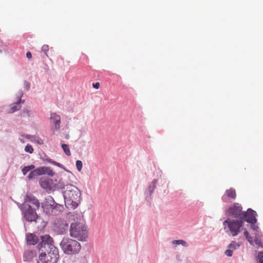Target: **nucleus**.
Wrapping results in <instances>:
<instances>
[{
	"mask_svg": "<svg viewBox=\"0 0 263 263\" xmlns=\"http://www.w3.org/2000/svg\"><path fill=\"white\" fill-rule=\"evenodd\" d=\"M81 217L80 214H69V218L74 221L70 224V235L79 241H85L88 237V230L86 226L80 221Z\"/></svg>",
	"mask_w": 263,
	"mask_h": 263,
	"instance_id": "nucleus-1",
	"label": "nucleus"
},
{
	"mask_svg": "<svg viewBox=\"0 0 263 263\" xmlns=\"http://www.w3.org/2000/svg\"><path fill=\"white\" fill-rule=\"evenodd\" d=\"M63 194L66 206L69 209H76L81 200L80 190L73 185L68 184L66 186Z\"/></svg>",
	"mask_w": 263,
	"mask_h": 263,
	"instance_id": "nucleus-2",
	"label": "nucleus"
},
{
	"mask_svg": "<svg viewBox=\"0 0 263 263\" xmlns=\"http://www.w3.org/2000/svg\"><path fill=\"white\" fill-rule=\"evenodd\" d=\"M60 246L64 252L68 255L77 254L81 249V246L78 241L69 238H64Z\"/></svg>",
	"mask_w": 263,
	"mask_h": 263,
	"instance_id": "nucleus-3",
	"label": "nucleus"
},
{
	"mask_svg": "<svg viewBox=\"0 0 263 263\" xmlns=\"http://www.w3.org/2000/svg\"><path fill=\"white\" fill-rule=\"evenodd\" d=\"M243 225V219H234L228 218L223 222L224 228H228L231 235L233 236H236L239 234Z\"/></svg>",
	"mask_w": 263,
	"mask_h": 263,
	"instance_id": "nucleus-4",
	"label": "nucleus"
},
{
	"mask_svg": "<svg viewBox=\"0 0 263 263\" xmlns=\"http://www.w3.org/2000/svg\"><path fill=\"white\" fill-rule=\"evenodd\" d=\"M59 257L58 249L54 246L47 249V253H41L39 256V258L43 263H57Z\"/></svg>",
	"mask_w": 263,
	"mask_h": 263,
	"instance_id": "nucleus-5",
	"label": "nucleus"
},
{
	"mask_svg": "<svg viewBox=\"0 0 263 263\" xmlns=\"http://www.w3.org/2000/svg\"><path fill=\"white\" fill-rule=\"evenodd\" d=\"M244 212L242 208L238 203H235L231 205L226 211V214L229 217H233L236 219H242Z\"/></svg>",
	"mask_w": 263,
	"mask_h": 263,
	"instance_id": "nucleus-6",
	"label": "nucleus"
},
{
	"mask_svg": "<svg viewBox=\"0 0 263 263\" xmlns=\"http://www.w3.org/2000/svg\"><path fill=\"white\" fill-rule=\"evenodd\" d=\"M24 218L28 221H35L38 218V215L35 210L27 204H24L23 207Z\"/></svg>",
	"mask_w": 263,
	"mask_h": 263,
	"instance_id": "nucleus-7",
	"label": "nucleus"
},
{
	"mask_svg": "<svg viewBox=\"0 0 263 263\" xmlns=\"http://www.w3.org/2000/svg\"><path fill=\"white\" fill-rule=\"evenodd\" d=\"M56 206V203L50 196L46 197L45 201L42 203L44 211L47 214H53Z\"/></svg>",
	"mask_w": 263,
	"mask_h": 263,
	"instance_id": "nucleus-8",
	"label": "nucleus"
},
{
	"mask_svg": "<svg viewBox=\"0 0 263 263\" xmlns=\"http://www.w3.org/2000/svg\"><path fill=\"white\" fill-rule=\"evenodd\" d=\"M243 215V223L245 221H246L249 223L256 222L257 219L256 217L257 216V214L255 211L252 210L251 209H249L247 212H244Z\"/></svg>",
	"mask_w": 263,
	"mask_h": 263,
	"instance_id": "nucleus-9",
	"label": "nucleus"
},
{
	"mask_svg": "<svg viewBox=\"0 0 263 263\" xmlns=\"http://www.w3.org/2000/svg\"><path fill=\"white\" fill-rule=\"evenodd\" d=\"M237 197L236 190L231 187L227 190L222 196V200L224 202H228L229 200H234Z\"/></svg>",
	"mask_w": 263,
	"mask_h": 263,
	"instance_id": "nucleus-10",
	"label": "nucleus"
},
{
	"mask_svg": "<svg viewBox=\"0 0 263 263\" xmlns=\"http://www.w3.org/2000/svg\"><path fill=\"white\" fill-rule=\"evenodd\" d=\"M42 241L39 244L40 249L45 248L47 249L51 248V246H54L53 245L52 238L48 235L41 236Z\"/></svg>",
	"mask_w": 263,
	"mask_h": 263,
	"instance_id": "nucleus-11",
	"label": "nucleus"
},
{
	"mask_svg": "<svg viewBox=\"0 0 263 263\" xmlns=\"http://www.w3.org/2000/svg\"><path fill=\"white\" fill-rule=\"evenodd\" d=\"M52 183V180L48 178H42L40 180L41 186L47 191L51 189Z\"/></svg>",
	"mask_w": 263,
	"mask_h": 263,
	"instance_id": "nucleus-12",
	"label": "nucleus"
},
{
	"mask_svg": "<svg viewBox=\"0 0 263 263\" xmlns=\"http://www.w3.org/2000/svg\"><path fill=\"white\" fill-rule=\"evenodd\" d=\"M24 201L25 203L27 202H30V203L34 205L37 209H39L40 206V203L39 201L31 194L26 195L24 199Z\"/></svg>",
	"mask_w": 263,
	"mask_h": 263,
	"instance_id": "nucleus-13",
	"label": "nucleus"
},
{
	"mask_svg": "<svg viewBox=\"0 0 263 263\" xmlns=\"http://www.w3.org/2000/svg\"><path fill=\"white\" fill-rule=\"evenodd\" d=\"M50 118L53 122L54 129L56 130H58L60 128L61 123V118L60 116L55 113H51Z\"/></svg>",
	"mask_w": 263,
	"mask_h": 263,
	"instance_id": "nucleus-14",
	"label": "nucleus"
},
{
	"mask_svg": "<svg viewBox=\"0 0 263 263\" xmlns=\"http://www.w3.org/2000/svg\"><path fill=\"white\" fill-rule=\"evenodd\" d=\"M23 96V92L22 91L19 92L18 94V100L16 102L13 103L10 105V108L8 111L9 113H13L15 112L16 110H18V108H17V106L20 103H24V101H22L21 100V97Z\"/></svg>",
	"mask_w": 263,
	"mask_h": 263,
	"instance_id": "nucleus-15",
	"label": "nucleus"
},
{
	"mask_svg": "<svg viewBox=\"0 0 263 263\" xmlns=\"http://www.w3.org/2000/svg\"><path fill=\"white\" fill-rule=\"evenodd\" d=\"M56 225L58 231L61 234L64 233L66 230H67L68 227V225L66 222L62 220H58Z\"/></svg>",
	"mask_w": 263,
	"mask_h": 263,
	"instance_id": "nucleus-16",
	"label": "nucleus"
},
{
	"mask_svg": "<svg viewBox=\"0 0 263 263\" xmlns=\"http://www.w3.org/2000/svg\"><path fill=\"white\" fill-rule=\"evenodd\" d=\"M27 242L29 245H35L39 241V238L37 236L32 233L26 234Z\"/></svg>",
	"mask_w": 263,
	"mask_h": 263,
	"instance_id": "nucleus-17",
	"label": "nucleus"
},
{
	"mask_svg": "<svg viewBox=\"0 0 263 263\" xmlns=\"http://www.w3.org/2000/svg\"><path fill=\"white\" fill-rule=\"evenodd\" d=\"M40 175H47L49 176H53L54 173L49 167L42 166L38 168Z\"/></svg>",
	"mask_w": 263,
	"mask_h": 263,
	"instance_id": "nucleus-18",
	"label": "nucleus"
},
{
	"mask_svg": "<svg viewBox=\"0 0 263 263\" xmlns=\"http://www.w3.org/2000/svg\"><path fill=\"white\" fill-rule=\"evenodd\" d=\"M40 174L39 168H37L36 169L34 170L33 171H31L29 173V174L28 176V178L29 179H32L34 178L36 176H40Z\"/></svg>",
	"mask_w": 263,
	"mask_h": 263,
	"instance_id": "nucleus-19",
	"label": "nucleus"
},
{
	"mask_svg": "<svg viewBox=\"0 0 263 263\" xmlns=\"http://www.w3.org/2000/svg\"><path fill=\"white\" fill-rule=\"evenodd\" d=\"M35 168V166L33 165H30L25 166L22 169V172L24 175H25L29 171L33 170Z\"/></svg>",
	"mask_w": 263,
	"mask_h": 263,
	"instance_id": "nucleus-20",
	"label": "nucleus"
},
{
	"mask_svg": "<svg viewBox=\"0 0 263 263\" xmlns=\"http://www.w3.org/2000/svg\"><path fill=\"white\" fill-rule=\"evenodd\" d=\"M244 235L246 237V239L249 242L250 244L252 245H253V240L252 237L249 234L248 231L245 230L244 232Z\"/></svg>",
	"mask_w": 263,
	"mask_h": 263,
	"instance_id": "nucleus-21",
	"label": "nucleus"
},
{
	"mask_svg": "<svg viewBox=\"0 0 263 263\" xmlns=\"http://www.w3.org/2000/svg\"><path fill=\"white\" fill-rule=\"evenodd\" d=\"M62 147L64 152H65V153L67 156L71 155V152H70V149H69L68 145L65 144H62Z\"/></svg>",
	"mask_w": 263,
	"mask_h": 263,
	"instance_id": "nucleus-22",
	"label": "nucleus"
},
{
	"mask_svg": "<svg viewBox=\"0 0 263 263\" xmlns=\"http://www.w3.org/2000/svg\"><path fill=\"white\" fill-rule=\"evenodd\" d=\"M240 246V243L233 241L232 243H230L229 245V248L231 249L232 250H234L237 248L239 247Z\"/></svg>",
	"mask_w": 263,
	"mask_h": 263,
	"instance_id": "nucleus-23",
	"label": "nucleus"
},
{
	"mask_svg": "<svg viewBox=\"0 0 263 263\" xmlns=\"http://www.w3.org/2000/svg\"><path fill=\"white\" fill-rule=\"evenodd\" d=\"M173 243L176 244V245H182V246H185V247L188 246L187 243L183 240H174L173 241Z\"/></svg>",
	"mask_w": 263,
	"mask_h": 263,
	"instance_id": "nucleus-24",
	"label": "nucleus"
},
{
	"mask_svg": "<svg viewBox=\"0 0 263 263\" xmlns=\"http://www.w3.org/2000/svg\"><path fill=\"white\" fill-rule=\"evenodd\" d=\"M31 140L36 142L37 143L40 145L44 144L43 140L38 137L33 136Z\"/></svg>",
	"mask_w": 263,
	"mask_h": 263,
	"instance_id": "nucleus-25",
	"label": "nucleus"
},
{
	"mask_svg": "<svg viewBox=\"0 0 263 263\" xmlns=\"http://www.w3.org/2000/svg\"><path fill=\"white\" fill-rule=\"evenodd\" d=\"M254 241L258 248H263V245L261 241V240L257 236L255 237Z\"/></svg>",
	"mask_w": 263,
	"mask_h": 263,
	"instance_id": "nucleus-26",
	"label": "nucleus"
},
{
	"mask_svg": "<svg viewBox=\"0 0 263 263\" xmlns=\"http://www.w3.org/2000/svg\"><path fill=\"white\" fill-rule=\"evenodd\" d=\"M25 151L26 152L31 154L33 152V148L31 145L28 144L25 147Z\"/></svg>",
	"mask_w": 263,
	"mask_h": 263,
	"instance_id": "nucleus-27",
	"label": "nucleus"
},
{
	"mask_svg": "<svg viewBox=\"0 0 263 263\" xmlns=\"http://www.w3.org/2000/svg\"><path fill=\"white\" fill-rule=\"evenodd\" d=\"M47 161L49 163H51V164H53L54 165H56V166H57L58 167H61L62 166V165L61 163H58V162H56L55 161H53V160H51L50 159H47Z\"/></svg>",
	"mask_w": 263,
	"mask_h": 263,
	"instance_id": "nucleus-28",
	"label": "nucleus"
},
{
	"mask_svg": "<svg viewBox=\"0 0 263 263\" xmlns=\"http://www.w3.org/2000/svg\"><path fill=\"white\" fill-rule=\"evenodd\" d=\"M83 163L80 160H77L76 161V167L77 170L80 172L82 169Z\"/></svg>",
	"mask_w": 263,
	"mask_h": 263,
	"instance_id": "nucleus-29",
	"label": "nucleus"
},
{
	"mask_svg": "<svg viewBox=\"0 0 263 263\" xmlns=\"http://www.w3.org/2000/svg\"><path fill=\"white\" fill-rule=\"evenodd\" d=\"M257 258H258L259 263H263V252H260L258 253Z\"/></svg>",
	"mask_w": 263,
	"mask_h": 263,
	"instance_id": "nucleus-30",
	"label": "nucleus"
},
{
	"mask_svg": "<svg viewBox=\"0 0 263 263\" xmlns=\"http://www.w3.org/2000/svg\"><path fill=\"white\" fill-rule=\"evenodd\" d=\"M49 48L48 46L47 45H44L42 47V51H43L46 55H47V52L48 51Z\"/></svg>",
	"mask_w": 263,
	"mask_h": 263,
	"instance_id": "nucleus-31",
	"label": "nucleus"
},
{
	"mask_svg": "<svg viewBox=\"0 0 263 263\" xmlns=\"http://www.w3.org/2000/svg\"><path fill=\"white\" fill-rule=\"evenodd\" d=\"M251 224V228L254 231H258V227L255 224V223H250Z\"/></svg>",
	"mask_w": 263,
	"mask_h": 263,
	"instance_id": "nucleus-32",
	"label": "nucleus"
},
{
	"mask_svg": "<svg viewBox=\"0 0 263 263\" xmlns=\"http://www.w3.org/2000/svg\"><path fill=\"white\" fill-rule=\"evenodd\" d=\"M232 252H233V250H232L231 249H229V250H227L226 251H225V254L228 256H232Z\"/></svg>",
	"mask_w": 263,
	"mask_h": 263,
	"instance_id": "nucleus-33",
	"label": "nucleus"
},
{
	"mask_svg": "<svg viewBox=\"0 0 263 263\" xmlns=\"http://www.w3.org/2000/svg\"><path fill=\"white\" fill-rule=\"evenodd\" d=\"M92 85H93V87L96 89H99L100 87V83L99 82L93 83L92 84Z\"/></svg>",
	"mask_w": 263,
	"mask_h": 263,
	"instance_id": "nucleus-34",
	"label": "nucleus"
},
{
	"mask_svg": "<svg viewBox=\"0 0 263 263\" xmlns=\"http://www.w3.org/2000/svg\"><path fill=\"white\" fill-rule=\"evenodd\" d=\"M26 57L28 59H31L32 57V55L30 52H27L26 53Z\"/></svg>",
	"mask_w": 263,
	"mask_h": 263,
	"instance_id": "nucleus-35",
	"label": "nucleus"
},
{
	"mask_svg": "<svg viewBox=\"0 0 263 263\" xmlns=\"http://www.w3.org/2000/svg\"><path fill=\"white\" fill-rule=\"evenodd\" d=\"M25 254H28V255H31V256L33 255V253L32 252H26L25 253Z\"/></svg>",
	"mask_w": 263,
	"mask_h": 263,
	"instance_id": "nucleus-36",
	"label": "nucleus"
},
{
	"mask_svg": "<svg viewBox=\"0 0 263 263\" xmlns=\"http://www.w3.org/2000/svg\"><path fill=\"white\" fill-rule=\"evenodd\" d=\"M26 83V86L29 88V83L28 82H25Z\"/></svg>",
	"mask_w": 263,
	"mask_h": 263,
	"instance_id": "nucleus-37",
	"label": "nucleus"
},
{
	"mask_svg": "<svg viewBox=\"0 0 263 263\" xmlns=\"http://www.w3.org/2000/svg\"><path fill=\"white\" fill-rule=\"evenodd\" d=\"M26 113H27V114H28V110H27Z\"/></svg>",
	"mask_w": 263,
	"mask_h": 263,
	"instance_id": "nucleus-38",
	"label": "nucleus"
},
{
	"mask_svg": "<svg viewBox=\"0 0 263 263\" xmlns=\"http://www.w3.org/2000/svg\"><path fill=\"white\" fill-rule=\"evenodd\" d=\"M37 263H39V262H37Z\"/></svg>",
	"mask_w": 263,
	"mask_h": 263,
	"instance_id": "nucleus-39",
	"label": "nucleus"
}]
</instances>
